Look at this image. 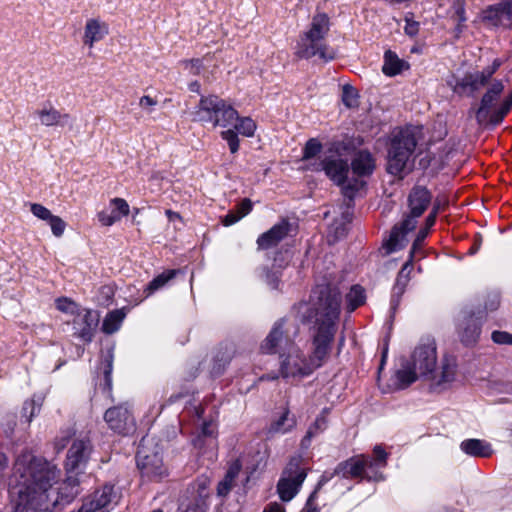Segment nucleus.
<instances>
[{"label": "nucleus", "mask_w": 512, "mask_h": 512, "mask_svg": "<svg viewBox=\"0 0 512 512\" xmlns=\"http://www.w3.org/2000/svg\"><path fill=\"white\" fill-rule=\"evenodd\" d=\"M407 69H409L408 62L400 59L398 55L391 50L385 52L382 72L386 76L393 77Z\"/></svg>", "instance_id": "26"}, {"label": "nucleus", "mask_w": 512, "mask_h": 512, "mask_svg": "<svg viewBox=\"0 0 512 512\" xmlns=\"http://www.w3.org/2000/svg\"><path fill=\"white\" fill-rule=\"evenodd\" d=\"M428 228H421L413 242L409 258L413 260L414 253L422 247L425 238L428 236Z\"/></svg>", "instance_id": "50"}, {"label": "nucleus", "mask_w": 512, "mask_h": 512, "mask_svg": "<svg viewBox=\"0 0 512 512\" xmlns=\"http://www.w3.org/2000/svg\"><path fill=\"white\" fill-rule=\"evenodd\" d=\"M56 308L65 313L74 314L77 311V305L68 298H58L55 301Z\"/></svg>", "instance_id": "46"}, {"label": "nucleus", "mask_w": 512, "mask_h": 512, "mask_svg": "<svg viewBox=\"0 0 512 512\" xmlns=\"http://www.w3.org/2000/svg\"><path fill=\"white\" fill-rule=\"evenodd\" d=\"M108 25L99 19H88L85 25L83 43L90 48L108 34Z\"/></svg>", "instance_id": "24"}, {"label": "nucleus", "mask_w": 512, "mask_h": 512, "mask_svg": "<svg viewBox=\"0 0 512 512\" xmlns=\"http://www.w3.org/2000/svg\"><path fill=\"white\" fill-rule=\"evenodd\" d=\"M296 426V419L290 416L289 410L286 409L282 415L274 422L271 423L269 431L271 433H287Z\"/></svg>", "instance_id": "35"}, {"label": "nucleus", "mask_w": 512, "mask_h": 512, "mask_svg": "<svg viewBox=\"0 0 512 512\" xmlns=\"http://www.w3.org/2000/svg\"><path fill=\"white\" fill-rule=\"evenodd\" d=\"M119 495L115 491L114 486L104 485L101 489L96 490L81 506L79 512H108L117 505Z\"/></svg>", "instance_id": "13"}, {"label": "nucleus", "mask_w": 512, "mask_h": 512, "mask_svg": "<svg viewBox=\"0 0 512 512\" xmlns=\"http://www.w3.org/2000/svg\"><path fill=\"white\" fill-rule=\"evenodd\" d=\"M342 99L343 103L349 108L357 106V93L352 87H344Z\"/></svg>", "instance_id": "47"}, {"label": "nucleus", "mask_w": 512, "mask_h": 512, "mask_svg": "<svg viewBox=\"0 0 512 512\" xmlns=\"http://www.w3.org/2000/svg\"><path fill=\"white\" fill-rule=\"evenodd\" d=\"M412 17V13H407L405 16L406 25L404 27V31L410 37L416 36L419 32V23L414 21Z\"/></svg>", "instance_id": "48"}, {"label": "nucleus", "mask_w": 512, "mask_h": 512, "mask_svg": "<svg viewBox=\"0 0 512 512\" xmlns=\"http://www.w3.org/2000/svg\"><path fill=\"white\" fill-rule=\"evenodd\" d=\"M176 273H177L176 270H168V271H165V272L159 274L158 276H156L152 281H150V283L148 284V286L145 290V291H147V295H150V294L154 293L155 291H157L158 289L165 286V284L168 281H170L171 279H173L175 277Z\"/></svg>", "instance_id": "39"}, {"label": "nucleus", "mask_w": 512, "mask_h": 512, "mask_svg": "<svg viewBox=\"0 0 512 512\" xmlns=\"http://www.w3.org/2000/svg\"><path fill=\"white\" fill-rule=\"evenodd\" d=\"M461 450L473 457H489L492 454L491 445L480 439H467L461 442Z\"/></svg>", "instance_id": "27"}, {"label": "nucleus", "mask_w": 512, "mask_h": 512, "mask_svg": "<svg viewBox=\"0 0 512 512\" xmlns=\"http://www.w3.org/2000/svg\"><path fill=\"white\" fill-rule=\"evenodd\" d=\"M158 101L148 95H144L139 100V106L147 113H152L154 106H156Z\"/></svg>", "instance_id": "53"}, {"label": "nucleus", "mask_w": 512, "mask_h": 512, "mask_svg": "<svg viewBox=\"0 0 512 512\" xmlns=\"http://www.w3.org/2000/svg\"><path fill=\"white\" fill-rule=\"evenodd\" d=\"M457 372L456 360L452 357H445L441 363L440 374H436V379L431 380L435 385H442L454 381Z\"/></svg>", "instance_id": "30"}, {"label": "nucleus", "mask_w": 512, "mask_h": 512, "mask_svg": "<svg viewBox=\"0 0 512 512\" xmlns=\"http://www.w3.org/2000/svg\"><path fill=\"white\" fill-rule=\"evenodd\" d=\"M301 512H318V509L313 504L312 496L308 499L306 505Z\"/></svg>", "instance_id": "64"}, {"label": "nucleus", "mask_w": 512, "mask_h": 512, "mask_svg": "<svg viewBox=\"0 0 512 512\" xmlns=\"http://www.w3.org/2000/svg\"><path fill=\"white\" fill-rule=\"evenodd\" d=\"M431 193L422 186L414 187L408 196L409 214L398 224H396L390 233L385 246L388 253L395 251L404 236L412 231L419 218L427 209L431 202Z\"/></svg>", "instance_id": "4"}, {"label": "nucleus", "mask_w": 512, "mask_h": 512, "mask_svg": "<svg viewBox=\"0 0 512 512\" xmlns=\"http://www.w3.org/2000/svg\"><path fill=\"white\" fill-rule=\"evenodd\" d=\"M136 459L137 466L143 477L150 480H158L166 475V468L158 453L148 454L146 450L142 448L137 452Z\"/></svg>", "instance_id": "17"}, {"label": "nucleus", "mask_w": 512, "mask_h": 512, "mask_svg": "<svg viewBox=\"0 0 512 512\" xmlns=\"http://www.w3.org/2000/svg\"><path fill=\"white\" fill-rule=\"evenodd\" d=\"M40 406L36 405L34 400H28L24 403L22 408V416L26 417L27 423H30L33 417L39 413Z\"/></svg>", "instance_id": "43"}, {"label": "nucleus", "mask_w": 512, "mask_h": 512, "mask_svg": "<svg viewBox=\"0 0 512 512\" xmlns=\"http://www.w3.org/2000/svg\"><path fill=\"white\" fill-rule=\"evenodd\" d=\"M487 89L481 98L480 105L475 112L477 122L492 125V116L498 108L497 101L504 91L502 80L494 79L486 85Z\"/></svg>", "instance_id": "10"}, {"label": "nucleus", "mask_w": 512, "mask_h": 512, "mask_svg": "<svg viewBox=\"0 0 512 512\" xmlns=\"http://www.w3.org/2000/svg\"><path fill=\"white\" fill-rule=\"evenodd\" d=\"M185 65L193 74H198L201 68V61L199 59H193L185 62Z\"/></svg>", "instance_id": "59"}, {"label": "nucleus", "mask_w": 512, "mask_h": 512, "mask_svg": "<svg viewBox=\"0 0 512 512\" xmlns=\"http://www.w3.org/2000/svg\"><path fill=\"white\" fill-rule=\"evenodd\" d=\"M412 261L413 260L409 258L397 275L396 283L393 287V293L394 295H397V297H400L404 293L409 282L410 273L413 269Z\"/></svg>", "instance_id": "36"}, {"label": "nucleus", "mask_w": 512, "mask_h": 512, "mask_svg": "<svg viewBox=\"0 0 512 512\" xmlns=\"http://www.w3.org/2000/svg\"><path fill=\"white\" fill-rule=\"evenodd\" d=\"M188 492L191 500L185 510L191 512H207L210 499L208 479H197L190 485Z\"/></svg>", "instance_id": "18"}, {"label": "nucleus", "mask_w": 512, "mask_h": 512, "mask_svg": "<svg viewBox=\"0 0 512 512\" xmlns=\"http://www.w3.org/2000/svg\"><path fill=\"white\" fill-rule=\"evenodd\" d=\"M437 352L434 340L426 339L419 343L411 356V365L419 376L428 380L436 379Z\"/></svg>", "instance_id": "9"}, {"label": "nucleus", "mask_w": 512, "mask_h": 512, "mask_svg": "<svg viewBox=\"0 0 512 512\" xmlns=\"http://www.w3.org/2000/svg\"><path fill=\"white\" fill-rule=\"evenodd\" d=\"M98 324L99 314L96 311L84 309L77 312L72 321L73 335L80 340L89 343L93 340Z\"/></svg>", "instance_id": "14"}, {"label": "nucleus", "mask_w": 512, "mask_h": 512, "mask_svg": "<svg viewBox=\"0 0 512 512\" xmlns=\"http://www.w3.org/2000/svg\"><path fill=\"white\" fill-rule=\"evenodd\" d=\"M91 444L89 440H75L67 453L66 467L68 471H73L84 465L90 456Z\"/></svg>", "instance_id": "21"}, {"label": "nucleus", "mask_w": 512, "mask_h": 512, "mask_svg": "<svg viewBox=\"0 0 512 512\" xmlns=\"http://www.w3.org/2000/svg\"><path fill=\"white\" fill-rule=\"evenodd\" d=\"M126 317L124 309L113 310L105 316L102 323V331L105 334H113L118 331Z\"/></svg>", "instance_id": "33"}, {"label": "nucleus", "mask_w": 512, "mask_h": 512, "mask_svg": "<svg viewBox=\"0 0 512 512\" xmlns=\"http://www.w3.org/2000/svg\"><path fill=\"white\" fill-rule=\"evenodd\" d=\"M374 457L365 456L366 461L368 463V468L371 471H379L381 468H384L387 464V456L388 454L384 451V449L377 445L373 449Z\"/></svg>", "instance_id": "37"}, {"label": "nucleus", "mask_w": 512, "mask_h": 512, "mask_svg": "<svg viewBox=\"0 0 512 512\" xmlns=\"http://www.w3.org/2000/svg\"><path fill=\"white\" fill-rule=\"evenodd\" d=\"M420 377L421 376H419L418 372L413 367L399 369L394 375V388L397 390L405 389Z\"/></svg>", "instance_id": "32"}, {"label": "nucleus", "mask_w": 512, "mask_h": 512, "mask_svg": "<svg viewBox=\"0 0 512 512\" xmlns=\"http://www.w3.org/2000/svg\"><path fill=\"white\" fill-rule=\"evenodd\" d=\"M242 219L235 210L229 211L222 220L224 226H231Z\"/></svg>", "instance_id": "56"}, {"label": "nucleus", "mask_w": 512, "mask_h": 512, "mask_svg": "<svg viewBox=\"0 0 512 512\" xmlns=\"http://www.w3.org/2000/svg\"><path fill=\"white\" fill-rule=\"evenodd\" d=\"M436 217H437L436 211H431L425 220L424 228H428V231H429L431 229V227L435 224Z\"/></svg>", "instance_id": "62"}, {"label": "nucleus", "mask_w": 512, "mask_h": 512, "mask_svg": "<svg viewBox=\"0 0 512 512\" xmlns=\"http://www.w3.org/2000/svg\"><path fill=\"white\" fill-rule=\"evenodd\" d=\"M417 131L413 127L394 130L388 150L387 171L402 177L417 146Z\"/></svg>", "instance_id": "5"}, {"label": "nucleus", "mask_w": 512, "mask_h": 512, "mask_svg": "<svg viewBox=\"0 0 512 512\" xmlns=\"http://www.w3.org/2000/svg\"><path fill=\"white\" fill-rule=\"evenodd\" d=\"M253 204L252 201L249 198H244L237 206H236V213L241 217H245L248 215L252 210Z\"/></svg>", "instance_id": "52"}, {"label": "nucleus", "mask_w": 512, "mask_h": 512, "mask_svg": "<svg viewBox=\"0 0 512 512\" xmlns=\"http://www.w3.org/2000/svg\"><path fill=\"white\" fill-rule=\"evenodd\" d=\"M197 120L213 127L228 128L238 119V112L226 100L209 95L200 99L195 112Z\"/></svg>", "instance_id": "6"}, {"label": "nucleus", "mask_w": 512, "mask_h": 512, "mask_svg": "<svg viewBox=\"0 0 512 512\" xmlns=\"http://www.w3.org/2000/svg\"><path fill=\"white\" fill-rule=\"evenodd\" d=\"M365 290L360 285H353L345 296V308L351 313L364 304Z\"/></svg>", "instance_id": "34"}, {"label": "nucleus", "mask_w": 512, "mask_h": 512, "mask_svg": "<svg viewBox=\"0 0 512 512\" xmlns=\"http://www.w3.org/2000/svg\"><path fill=\"white\" fill-rule=\"evenodd\" d=\"M240 471L241 464L238 460H236L229 466L224 479L218 483V496L225 497L229 494V492L232 490L234 486L235 479L239 475Z\"/></svg>", "instance_id": "29"}, {"label": "nucleus", "mask_w": 512, "mask_h": 512, "mask_svg": "<svg viewBox=\"0 0 512 512\" xmlns=\"http://www.w3.org/2000/svg\"><path fill=\"white\" fill-rule=\"evenodd\" d=\"M330 31V19L325 13L315 14L308 29L302 33L297 43L296 56L302 59L317 57L323 62H329L336 56L335 51L326 41Z\"/></svg>", "instance_id": "3"}, {"label": "nucleus", "mask_w": 512, "mask_h": 512, "mask_svg": "<svg viewBox=\"0 0 512 512\" xmlns=\"http://www.w3.org/2000/svg\"><path fill=\"white\" fill-rule=\"evenodd\" d=\"M221 137L227 141L231 153H236L239 150V138L234 129L228 127L227 130L221 132Z\"/></svg>", "instance_id": "42"}, {"label": "nucleus", "mask_w": 512, "mask_h": 512, "mask_svg": "<svg viewBox=\"0 0 512 512\" xmlns=\"http://www.w3.org/2000/svg\"><path fill=\"white\" fill-rule=\"evenodd\" d=\"M482 316L475 317L474 314L466 317L459 325L460 341L466 346L475 345L480 337Z\"/></svg>", "instance_id": "22"}, {"label": "nucleus", "mask_w": 512, "mask_h": 512, "mask_svg": "<svg viewBox=\"0 0 512 512\" xmlns=\"http://www.w3.org/2000/svg\"><path fill=\"white\" fill-rule=\"evenodd\" d=\"M512 108V91L503 99L498 105V108L492 116V125L496 126L500 124L505 116L509 113Z\"/></svg>", "instance_id": "40"}, {"label": "nucleus", "mask_w": 512, "mask_h": 512, "mask_svg": "<svg viewBox=\"0 0 512 512\" xmlns=\"http://www.w3.org/2000/svg\"><path fill=\"white\" fill-rule=\"evenodd\" d=\"M290 229V222L287 219H282L258 237L256 241L258 249L267 250L277 246L285 237L288 236Z\"/></svg>", "instance_id": "20"}, {"label": "nucleus", "mask_w": 512, "mask_h": 512, "mask_svg": "<svg viewBox=\"0 0 512 512\" xmlns=\"http://www.w3.org/2000/svg\"><path fill=\"white\" fill-rule=\"evenodd\" d=\"M110 203L114 206L115 211H117L121 216H127L129 214V205L125 199L116 197L113 198Z\"/></svg>", "instance_id": "51"}, {"label": "nucleus", "mask_w": 512, "mask_h": 512, "mask_svg": "<svg viewBox=\"0 0 512 512\" xmlns=\"http://www.w3.org/2000/svg\"><path fill=\"white\" fill-rule=\"evenodd\" d=\"M34 114L38 117L41 125L46 127L52 126H65L70 120V115L67 113H61L53 106H44L41 109H37Z\"/></svg>", "instance_id": "23"}, {"label": "nucleus", "mask_w": 512, "mask_h": 512, "mask_svg": "<svg viewBox=\"0 0 512 512\" xmlns=\"http://www.w3.org/2000/svg\"><path fill=\"white\" fill-rule=\"evenodd\" d=\"M234 130L243 136L251 137L256 130V123L249 117L238 116V119L232 124Z\"/></svg>", "instance_id": "38"}, {"label": "nucleus", "mask_w": 512, "mask_h": 512, "mask_svg": "<svg viewBox=\"0 0 512 512\" xmlns=\"http://www.w3.org/2000/svg\"><path fill=\"white\" fill-rule=\"evenodd\" d=\"M31 212L35 217L47 222L53 216L49 209L38 203L31 204Z\"/></svg>", "instance_id": "45"}, {"label": "nucleus", "mask_w": 512, "mask_h": 512, "mask_svg": "<svg viewBox=\"0 0 512 512\" xmlns=\"http://www.w3.org/2000/svg\"><path fill=\"white\" fill-rule=\"evenodd\" d=\"M306 168L312 171H325L326 175L338 185L346 182L349 173L348 162L335 157H326L320 162L310 163Z\"/></svg>", "instance_id": "15"}, {"label": "nucleus", "mask_w": 512, "mask_h": 512, "mask_svg": "<svg viewBox=\"0 0 512 512\" xmlns=\"http://www.w3.org/2000/svg\"><path fill=\"white\" fill-rule=\"evenodd\" d=\"M317 300L307 310L305 318L310 327L312 349L309 357L296 346L279 356V373L283 378L306 377L321 367L329 357L337 332L341 292L336 287L322 286Z\"/></svg>", "instance_id": "2"}, {"label": "nucleus", "mask_w": 512, "mask_h": 512, "mask_svg": "<svg viewBox=\"0 0 512 512\" xmlns=\"http://www.w3.org/2000/svg\"><path fill=\"white\" fill-rule=\"evenodd\" d=\"M500 66L501 62L498 59H496L493 61L491 66L484 68L481 72L485 75L488 81H490L493 74L499 69Z\"/></svg>", "instance_id": "57"}, {"label": "nucleus", "mask_w": 512, "mask_h": 512, "mask_svg": "<svg viewBox=\"0 0 512 512\" xmlns=\"http://www.w3.org/2000/svg\"><path fill=\"white\" fill-rule=\"evenodd\" d=\"M449 13L450 17L457 22L455 33L459 36L463 32L465 22L467 21L465 0H454L449 9Z\"/></svg>", "instance_id": "31"}, {"label": "nucleus", "mask_w": 512, "mask_h": 512, "mask_svg": "<svg viewBox=\"0 0 512 512\" xmlns=\"http://www.w3.org/2000/svg\"><path fill=\"white\" fill-rule=\"evenodd\" d=\"M7 466H8L7 457L3 453H0V487L2 486V484L4 482V476H5V471L7 469Z\"/></svg>", "instance_id": "58"}, {"label": "nucleus", "mask_w": 512, "mask_h": 512, "mask_svg": "<svg viewBox=\"0 0 512 512\" xmlns=\"http://www.w3.org/2000/svg\"><path fill=\"white\" fill-rule=\"evenodd\" d=\"M98 220L104 226H111L119 220V216H113V214L107 211H101L98 213Z\"/></svg>", "instance_id": "54"}, {"label": "nucleus", "mask_w": 512, "mask_h": 512, "mask_svg": "<svg viewBox=\"0 0 512 512\" xmlns=\"http://www.w3.org/2000/svg\"><path fill=\"white\" fill-rule=\"evenodd\" d=\"M263 512H285V509L281 504L274 502L268 504Z\"/></svg>", "instance_id": "61"}, {"label": "nucleus", "mask_w": 512, "mask_h": 512, "mask_svg": "<svg viewBox=\"0 0 512 512\" xmlns=\"http://www.w3.org/2000/svg\"><path fill=\"white\" fill-rule=\"evenodd\" d=\"M322 150L321 142L316 138L309 139L303 148V161L314 159Z\"/></svg>", "instance_id": "41"}, {"label": "nucleus", "mask_w": 512, "mask_h": 512, "mask_svg": "<svg viewBox=\"0 0 512 512\" xmlns=\"http://www.w3.org/2000/svg\"><path fill=\"white\" fill-rule=\"evenodd\" d=\"M375 168L372 155L367 151H359L351 163V169L357 176H368Z\"/></svg>", "instance_id": "25"}, {"label": "nucleus", "mask_w": 512, "mask_h": 512, "mask_svg": "<svg viewBox=\"0 0 512 512\" xmlns=\"http://www.w3.org/2000/svg\"><path fill=\"white\" fill-rule=\"evenodd\" d=\"M500 305V294L498 292H490L484 304L486 312L495 311Z\"/></svg>", "instance_id": "49"}, {"label": "nucleus", "mask_w": 512, "mask_h": 512, "mask_svg": "<svg viewBox=\"0 0 512 512\" xmlns=\"http://www.w3.org/2000/svg\"><path fill=\"white\" fill-rule=\"evenodd\" d=\"M111 372H112V362L108 361L106 369L104 370L105 383H106V386L108 389H110L111 385H112Z\"/></svg>", "instance_id": "60"}, {"label": "nucleus", "mask_w": 512, "mask_h": 512, "mask_svg": "<svg viewBox=\"0 0 512 512\" xmlns=\"http://www.w3.org/2000/svg\"><path fill=\"white\" fill-rule=\"evenodd\" d=\"M60 475L57 466L46 459L21 453L10 480L14 512H50L70 503L79 493V480L68 476L54 491L52 487Z\"/></svg>", "instance_id": "1"}, {"label": "nucleus", "mask_w": 512, "mask_h": 512, "mask_svg": "<svg viewBox=\"0 0 512 512\" xmlns=\"http://www.w3.org/2000/svg\"><path fill=\"white\" fill-rule=\"evenodd\" d=\"M165 214L170 222H174L176 220H179V221L182 220V217L180 216V214L178 212L172 211L170 209H167L165 211Z\"/></svg>", "instance_id": "63"}, {"label": "nucleus", "mask_w": 512, "mask_h": 512, "mask_svg": "<svg viewBox=\"0 0 512 512\" xmlns=\"http://www.w3.org/2000/svg\"><path fill=\"white\" fill-rule=\"evenodd\" d=\"M334 474L343 478H360L368 481H380L383 479L380 471H371L364 455L352 457L338 464Z\"/></svg>", "instance_id": "11"}, {"label": "nucleus", "mask_w": 512, "mask_h": 512, "mask_svg": "<svg viewBox=\"0 0 512 512\" xmlns=\"http://www.w3.org/2000/svg\"><path fill=\"white\" fill-rule=\"evenodd\" d=\"M52 233L56 237H61L65 231L66 223L59 217L53 215L48 221Z\"/></svg>", "instance_id": "44"}, {"label": "nucleus", "mask_w": 512, "mask_h": 512, "mask_svg": "<svg viewBox=\"0 0 512 512\" xmlns=\"http://www.w3.org/2000/svg\"><path fill=\"white\" fill-rule=\"evenodd\" d=\"M104 420L116 433L126 435L134 430L135 420L127 403L106 410Z\"/></svg>", "instance_id": "12"}, {"label": "nucleus", "mask_w": 512, "mask_h": 512, "mask_svg": "<svg viewBox=\"0 0 512 512\" xmlns=\"http://www.w3.org/2000/svg\"><path fill=\"white\" fill-rule=\"evenodd\" d=\"M301 458H292L285 467L277 484V492L282 501H290L298 493L307 473L300 466Z\"/></svg>", "instance_id": "8"}, {"label": "nucleus", "mask_w": 512, "mask_h": 512, "mask_svg": "<svg viewBox=\"0 0 512 512\" xmlns=\"http://www.w3.org/2000/svg\"><path fill=\"white\" fill-rule=\"evenodd\" d=\"M298 334L296 325L288 324L284 319H280L273 325L269 334L262 341L260 350L265 354L286 353L296 347L295 337Z\"/></svg>", "instance_id": "7"}, {"label": "nucleus", "mask_w": 512, "mask_h": 512, "mask_svg": "<svg viewBox=\"0 0 512 512\" xmlns=\"http://www.w3.org/2000/svg\"><path fill=\"white\" fill-rule=\"evenodd\" d=\"M330 412L329 408H324L321 413L316 417L313 424L308 428L306 435L303 437L301 441V446L303 448H307L310 445L312 438L319 435L323 431L326 430L328 425V414Z\"/></svg>", "instance_id": "28"}, {"label": "nucleus", "mask_w": 512, "mask_h": 512, "mask_svg": "<svg viewBox=\"0 0 512 512\" xmlns=\"http://www.w3.org/2000/svg\"><path fill=\"white\" fill-rule=\"evenodd\" d=\"M481 19L483 22L494 27L511 26L512 3L510 1H504L488 6L482 11Z\"/></svg>", "instance_id": "19"}, {"label": "nucleus", "mask_w": 512, "mask_h": 512, "mask_svg": "<svg viewBox=\"0 0 512 512\" xmlns=\"http://www.w3.org/2000/svg\"><path fill=\"white\" fill-rule=\"evenodd\" d=\"M488 83V79L481 71L469 72L462 78H456L454 82H448L456 94L467 97L475 96Z\"/></svg>", "instance_id": "16"}, {"label": "nucleus", "mask_w": 512, "mask_h": 512, "mask_svg": "<svg viewBox=\"0 0 512 512\" xmlns=\"http://www.w3.org/2000/svg\"><path fill=\"white\" fill-rule=\"evenodd\" d=\"M491 338L497 344H508L511 339V334L505 331H494Z\"/></svg>", "instance_id": "55"}]
</instances>
